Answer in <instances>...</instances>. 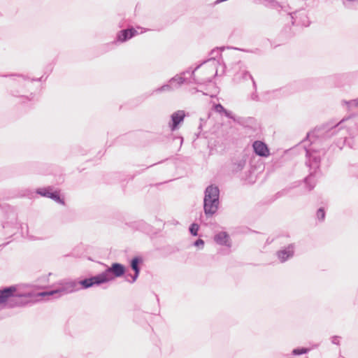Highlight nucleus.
Listing matches in <instances>:
<instances>
[{
	"label": "nucleus",
	"instance_id": "nucleus-1",
	"mask_svg": "<svg viewBox=\"0 0 358 358\" xmlns=\"http://www.w3.org/2000/svg\"><path fill=\"white\" fill-rule=\"evenodd\" d=\"M315 133L313 131L307 134V138L310 142L308 147L306 145V141L303 142L306 156V164L310 168V174L305 178V183L309 191L315 186V175L320 168L321 156L324 155L326 152L324 147H320L321 140L318 138H314L316 136Z\"/></svg>",
	"mask_w": 358,
	"mask_h": 358
},
{
	"label": "nucleus",
	"instance_id": "nucleus-2",
	"mask_svg": "<svg viewBox=\"0 0 358 358\" xmlns=\"http://www.w3.org/2000/svg\"><path fill=\"white\" fill-rule=\"evenodd\" d=\"M83 281L84 280L68 281L62 283L57 289L45 292H39L37 286L24 283L27 306L35 303L42 297L52 296L55 298H59L64 294L78 291L81 287L87 289V287L82 283Z\"/></svg>",
	"mask_w": 358,
	"mask_h": 358
},
{
	"label": "nucleus",
	"instance_id": "nucleus-3",
	"mask_svg": "<svg viewBox=\"0 0 358 358\" xmlns=\"http://www.w3.org/2000/svg\"><path fill=\"white\" fill-rule=\"evenodd\" d=\"M0 306L6 308L26 307L24 283L12 285L1 289Z\"/></svg>",
	"mask_w": 358,
	"mask_h": 358
},
{
	"label": "nucleus",
	"instance_id": "nucleus-4",
	"mask_svg": "<svg viewBox=\"0 0 358 358\" xmlns=\"http://www.w3.org/2000/svg\"><path fill=\"white\" fill-rule=\"evenodd\" d=\"M219 62L215 57H210L202 64L191 70L192 81L196 84H206L212 82L213 78L217 74Z\"/></svg>",
	"mask_w": 358,
	"mask_h": 358
},
{
	"label": "nucleus",
	"instance_id": "nucleus-5",
	"mask_svg": "<svg viewBox=\"0 0 358 358\" xmlns=\"http://www.w3.org/2000/svg\"><path fill=\"white\" fill-rule=\"evenodd\" d=\"M124 273L125 267L124 265L120 263H113L110 267H108L102 273L90 278L84 279L82 283L86 287H91L93 285H99L111 281L116 278L122 276Z\"/></svg>",
	"mask_w": 358,
	"mask_h": 358
},
{
	"label": "nucleus",
	"instance_id": "nucleus-6",
	"mask_svg": "<svg viewBox=\"0 0 358 358\" xmlns=\"http://www.w3.org/2000/svg\"><path fill=\"white\" fill-rule=\"evenodd\" d=\"M343 104L346 106L348 111L350 113V116L342 119L336 124L327 130L325 132V136L330 137L336 134L339 130L347 127L345 125V122L350 120L352 117L358 115V98L350 101H343Z\"/></svg>",
	"mask_w": 358,
	"mask_h": 358
},
{
	"label": "nucleus",
	"instance_id": "nucleus-7",
	"mask_svg": "<svg viewBox=\"0 0 358 358\" xmlns=\"http://www.w3.org/2000/svg\"><path fill=\"white\" fill-rule=\"evenodd\" d=\"M36 192L43 196L48 197L54 200L58 203L62 205L64 204V199L60 198L59 192L53 191V188L52 187L39 188L36 190Z\"/></svg>",
	"mask_w": 358,
	"mask_h": 358
},
{
	"label": "nucleus",
	"instance_id": "nucleus-8",
	"mask_svg": "<svg viewBox=\"0 0 358 358\" xmlns=\"http://www.w3.org/2000/svg\"><path fill=\"white\" fill-rule=\"evenodd\" d=\"M294 245L289 244L287 247L277 251L276 256L281 263H284L294 256Z\"/></svg>",
	"mask_w": 358,
	"mask_h": 358
},
{
	"label": "nucleus",
	"instance_id": "nucleus-9",
	"mask_svg": "<svg viewBox=\"0 0 358 358\" xmlns=\"http://www.w3.org/2000/svg\"><path fill=\"white\" fill-rule=\"evenodd\" d=\"M185 113L182 110L174 112L171 115V121L169 123L170 129L173 131L178 129L179 124L184 121Z\"/></svg>",
	"mask_w": 358,
	"mask_h": 358
},
{
	"label": "nucleus",
	"instance_id": "nucleus-10",
	"mask_svg": "<svg viewBox=\"0 0 358 358\" xmlns=\"http://www.w3.org/2000/svg\"><path fill=\"white\" fill-rule=\"evenodd\" d=\"M291 15L292 24L307 27L309 25V21L304 10L289 13Z\"/></svg>",
	"mask_w": 358,
	"mask_h": 358
},
{
	"label": "nucleus",
	"instance_id": "nucleus-11",
	"mask_svg": "<svg viewBox=\"0 0 358 358\" xmlns=\"http://www.w3.org/2000/svg\"><path fill=\"white\" fill-rule=\"evenodd\" d=\"M220 200H203V210L208 217L213 216L217 211Z\"/></svg>",
	"mask_w": 358,
	"mask_h": 358
},
{
	"label": "nucleus",
	"instance_id": "nucleus-12",
	"mask_svg": "<svg viewBox=\"0 0 358 358\" xmlns=\"http://www.w3.org/2000/svg\"><path fill=\"white\" fill-rule=\"evenodd\" d=\"M142 262V259L136 257L131 261V267L134 271V274H127L126 280L130 283H134L138 278L140 273L139 264Z\"/></svg>",
	"mask_w": 358,
	"mask_h": 358
},
{
	"label": "nucleus",
	"instance_id": "nucleus-13",
	"mask_svg": "<svg viewBox=\"0 0 358 358\" xmlns=\"http://www.w3.org/2000/svg\"><path fill=\"white\" fill-rule=\"evenodd\" d=\"M187 73L191 74V70L188 69L180 73V74H177L169 80V83L172 84L174 90L178 89L182 84L186 83L187 79L185 78V76Z\"/></svg>",
	"mask_w": 358,
	"mask_h": 358
},
{
	"label": "nucleus",
	"instance_id": "nucleus-14",
	"mask_svg": "<svg viewBox=\"0 0 358 358\" xmlns=\"http://www.w3.org/2000/svg\"><path fill=\"white\" fill-rule=\"evenodd\" d=\"M252 147L256 155L260 157H268L270 155L269 150L266 143L260 141L253 143Z\"/></svg>",
	"mask_w": 358,
	"mask_h": 358
},
{
	"label": "nucleus",
	"instance_id": "nucleus-15",
	"mask_svg": "<svg viewBox=\"0 0 358 358\" xmlns=\"http://www.w3.org/2000/svg\"><path fill=\"white\" fill-rule=\"evenodd\" d=\"M220 198V189L216 185L208 186L204 192L203 200H219Z\"/></svg>",
	"mask_w": 358,
	"mask_h": 358
},
{
	"label": "nucleus",
	"instance_id": "nucleus-16",
	"mask_svg": "<svg viewBox=\"0 0 358 358\" xmlns=\"http://www.w3.org/2000/svg\"><path fill=\"white\" fill-rule=\"evenodd\" d=\"M138 34V31L134 28H130L121 30L117 35V41L121 43L125 42Z\"/></svg>",
	"mask_w": 358,
	"mask_h": 358
},
{
	"label": "nucleus",
	"instance_id": "nucleus-17",
	"mask_svg": "<svg viewBox=\"0 0 358 358\" xmlns=\"http://www.w3.org/2000/svg\"><path fill=\"white\" fill-rule=\"evenodd\" d=\"M215 242L220 245H224L227 248H231V243L229 234L225 231H220L215 235Z\"/></svg>",
	"mask_w": 358,
	"mask_h": 358
},
{
	"label": "nucleus",
	"instance_id": "nucleus-18",
	"mask_svg": "<svg viewBox=\"0 0 358 358\" xmlns=\"http://www.w3.org/2000/svg\"><path fill=\"white\" fill-rule=\"evenodd\" d=\"M236 79H243V80H251L252 82L253 87H254L255 90L256 91V90H257L256 83L254 80L252 76L250 75V73L248 71L243 70V71H241L237 73L236 75Z\"/></svg>",
	"mask_w": 358,
	"mask_h": 358
},
{
	"label": "nucleus",
	"instance_id": "nucleus-19",
	"mask_svg": "<svg viewBox=\"0 0 358 358\" xmlns=\"http://www.w3.org/2000/svg\"><path fill=\"white\" fill-rule=\"evenodd\" d=\"M12 216L13 217L10 224L8 222H6L3 224V227L4 229L10 228L12 229L10 231L11 233L13 232L14 229H16L17 228L16 215L15 214H12Z\"/></svg>",
	"mask_w": 358,
	"mask_h": 358
},
{
	"label": "nucleus",
	"instance_id": "nucleus-20",
	"mask_svg": "<svg viewBox=\"0 0 358 358\" xmlns=\"http://www.w3.org/2000/svg\"><path fill=\"white\" fill-rule=\"evenodd\" d=\"M245 164L246 160L244 158L238 159L236 162L234 163V170L235 171H241L245 166Z\"/></svg>",
	"mask_w": 358,
	"mask_h": 358
},
{
	"label": "nucleus",
	"instance_id": "nucleus-21",
	"mask_svg": "<svg viewBox=\"0 0 358 358\" xmlns=\"http://www.w3.org/2000/svg\"><path fill=\"white\" fill-rule=\"evenodd\" d=\"M174 90L173 87L171 83H169L168 84H165L160 87L157 88L155 92L159 93L162 92H171Z\"/></svg>",
	"mask_w": 358,
	"mask_h": 358
},
{
	"label": "nucleus",
	"instance_id": "nucleus-22",
	"mask_svg": "<svg viewBox=\"0 0 358 358\" xmlns=\"http://www.w3.org/2000/svg\"><path fill=\"white\" fill-rule=\"evenodd\" d=\"M310 350V348H295L292 351V355L294 356L301 355L303 354H306Z\"/></svg>",
	"mask_w": 358,
	"mask_h": 358
},
{
	"label": "nucleus",
	"instance_id": "nucleus-23",
	"mask_svg": "<svg viewBox=\"0 0 358 358\" xmlns=\"http://www.w3.org/2000/svg\"><path fill=\"white\" fill-rule=\"evenodd\" d=\"M199 228V227L197 224L193 223L189 227V232L191 233L192 235H193L194 236H197Z\"/></svg>",
	"mask_w": 358,
	"mask_h": 358
},
{
	"label": "nucleus",
	"instance_id": "nucleus-24",
	"mask_svg": "<svg viewBox=\"0 0 358 358\" xmlns=\"http://www.w3.org/2000/svg\"><path fill=\"white\" fill-rule=\"evenodd\" d=\"M316 215H317V218L318 219V220L323 221L324 220L325 212H324V210L322 208H320L317 210Z\"/></svg>",
	"mask_w": 358,
	"mask_h": 358
},
{
	"label": "nucleus",
	"instance_id": "nucleus-25",
	"mask_svg": "<svg viewBox=\"0 0 358 358\" xmlns=\"http://www.w3.org/2000/svg\"><path fill=\"white\" fill-rule=\"evenodd\" d=\"M224 114L225 115L226 117L232 119L234 122H238V120L236 118L235 115L233 114L232 112L225 110Z\"/></svg>",
	"mask_w": 358,
	"mask_h": 358
},
{
	"label": "nucleus",
	"instance_id": "nucleus-26",
	"mask_svg": "<svg viewBox=\"0 0 358 358\" xmlns=\"http://www.w3.org/2000/svg\"><path fill=\"white\" fill-rule=\"evenodd\" d=\"M221 55V50L219 48L214 49L210 52V57H214L215 59H216V57L220 56Z\"/></svg>",
	"mask_w": 358,
	"mask_h": 358
},
{
	"label": "nucleus",
	"instance_id": "nucleus-27",
	"mask_svg": "<svg viewBox=\"0 0 358 358\" xmlns=\"http://www.w3.org/2000/svg\"><path fill=\"white\" fill-rule=\"evenodd\" d=\"M225 110L226 109L220 103H217L215 106V110L219 113H224Z\"/></svg>",
	"mask_w": 358,
	"mask_h": 358
},
{
	"label": "nucleus",
	"instance_id": "nucleus-28",
	"mask_svg": "<svg viewBox=\"0 0 358 358\" xmlns=\"http://www.w3.org/2000/svg\"><path fill=\"white\" fill-rule=\"evenodd\" d=\"M340 337L338 336H334L331 338V341L333 344L339 345H340Z\"/></svg>",
	"mask_w": 358,
	"mask_h": 358
},
{
	"label": "nucleus",
	"instance_id": "nucleus-29",
	"mask_svg": "<svg viewBox=\"0 0 358 358\" xmlns=\"http://www.w3.org/2000/svg\"><path fill=\"white\" fill-rule=\"evenodd\" d=\"M271 6L273 7L275 9H283V6H282L278 2L273 0L271 1Z\"/></svg>",
	"mask_w": 358,
	"mask_h": 358
},
{
	"label": "nucleus",
	"instance_id": "nucleus-30",
	"mask_svg": "<svg viewBox=\"0 0 358 358\" xmlns=\"http://www.w3.org/2000/svg\"><path fill=\"white\" fill-rule=\"evenodd\" d=\"M194 245L196 247L203 248L204 245V241L202 239L199 238L194 242Z\"/></svg>",
	"mask_w": 358,
	"mask_h": 358
},
{
	"label": "nucleus",
	"instance_id": "nucleus-31",
	"mask_svg": "<svg viewBox=\"0 0 358 358\" xmlns=\"http://www.w3.org/2000/svg\"><path fill=\"white\" fill-rule=\"evenodd\" d=\"M251 99L252 100H254V101H257L258 100V96H257L256 92L251 94Z\"/></svg>",
	"mask_w": 358,
	"mask_h": 358
},
{
	"label": "nucleus",
	"instance_id": "nucleus-32",
	"mask_svg": "<svg viewBox=\"0 0 358 358\" xmlns=\"http://www.w3.org/2000/svg\"><path fill=\"white\" fill-rule=\"evenodd\" d=\"M306 358H308V357H306Z\"/></svg>",
	"mask_w": 358,
	"mask_h": 358
}]
</instances>
